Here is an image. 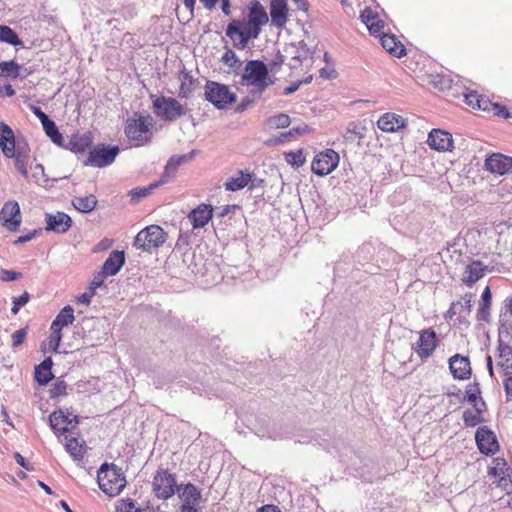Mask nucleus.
<instances>
[{
    "label": "nucleus",
    "instance_id": "1",
    "mask_svg": "<svg viewBox=\"0 0 512 512\" xmlns=\"http://www.w3.org/2000/svg\"><path fill=\"white\" fill-rule=\"evenodd\" d=\"M268 22V15L259 2H254L246 17L233 19L226 28V35L237 49H245L251 39H256L261 27Z\"/></svg>",
    "mask_w": 512,
    "mask_h": 512
},
{
    "label": "nucleus",
    "instance_id": "2",
    "mask_svg": "<svg viewBox=\"0 0 512 512\" xmlns=\"http://www.w3.org/2000/svg\"><path fill=\"white\" fill-rule=\"evenodd\" d=\"M240 83L243 86L252 87V94L260 97L272 84L266 64L260 60L248 61L243 69Z\"/></svg>",
    "mask_w": 512,
    "mask_h": 512
},
{
    "label": "nucleus",
    "instance_id": "3",
    "mask_svg": "<svg viewBox=\"0 0 512 512\" xmlns=\"http://www.w3.org/2000/svg\"><path fill=\"white\" fill-rule=\"evenodd\" d=\"M153 126L154 120L149 114L135 113L134 117L127 119L124 132L135 146H143L151 141Z\"/></svg>",
    "mask_w": 512,
    "mask_h": 512
},
{
    "label": "nucleus",
    "instance_id": "4",
    "mask_svg": "<svg viewBox=\"0 0 512 512\" xmlns=\"http://www.w3.org/2000/svg\"><path fill=\"white\" fill-rule=\"evenodd\" d=\"M99 488L108 496H117L126 486V478L115 464H102L97 472Z\"/></svg>",
    "mask_w": 512,
    "mask_h": 512
},
{
    "label": "nucleus",
    "instance_id": "5",
    "mask_svg": "<svg viewBox=\"0 0 512 512\" xmlns=\"http://www.w3.org/2000/svg\"><path fill=\"white\" fill-rule=\"evenodd\" d=\"M167 238L166 232L159 225H150L142 229L134 239L136 249L151 252L162 246Z\"/></svg>",
    "mask_w": 512,
    "mask_h": 512
},
{
    "label": "nucleus",
    "instance_id": "6",
    "mask_svg": "<svg viewBox=\"0 0 512 512\" xmlns=\"http://www.w3.org/2000/svg\"><path fill=\"white\" fill-rule=\"evenodd\" d=\"M155 114L164 121L173 122L186 114L185 107L175 98L160 96L153 101Z\"/></svg>",
    "mask_w": 512,
    "mask_h": 512
},
{
    "label": "nucleus",
    "instance_id": "7",
    "mask_svg": "<svg viewBox=\"0 0 512 512\" xmlns=\"http://www.w3.org/2000/svg\"><path fill=\"white\" fill-rule=\"evenodd\" d=\"M205 99L217 109H225L236 101V95L226 85L208 81L205 85Z\"/></svg>",
    "mask_w": 512,
    "mask_h": 512
},
{
    "label": "nucleus",
    "instance_id": "8",
    "mask_svg": "<svg viewBox=\"0 0 512 512\" xmlns=\"http://www.w3.org/2000/svg\"><path fill=\"white\" fill-rule=\"evenodd\" d=\"M153 491L159 499H169L175 493V488L179 491L176 485L175 476L168 472V470L160 469L156 472L153 478Z\"/></svg>",
    "mask_w": 512,
    "mask_h": 512
},
{
    "label": "nucleus",
    "instance_id": "9",
    "mask_svg": "<svg viewBox=\"0 0 512 512\" xmlns=\"http://www.w3.org/2000/svg\"><path fill=\"white\" fill-rule=\"evenodd\" d=\"M119 151L118 146L98 145L89 152L85 164L98 168L106 167L114 162Z\"/></svg>",
    "mask_w": 512,
    "mask_h": 512
},
{
    "label": "nucleus",
    "instance_id": "10",
    "mask_svg": "<svg viewBox=\"0 0 512 512\" xmlns=\"http://www.w3.org/2000/svg\"><path fill=\"white\" fill-rule=\"evenodd\" d=\"M339 155L332 149L317 154L311 164L312 171L319 176L330 174L339 164Z\"/></svg>",
    "mask_w": 512,
    "mask_h": 512
},
{
    "label": "nucleus",
    "instance_id": "11",
    "mask_svg": "<svg viewBox=\"0 0 512 512\" xmlns=\"http://www.w3.org/2000/svg\"><path fill=\"white\" fill-rule=\"evenodd\" d=\"M0 221L9 231L18 230L21 224V213L17 201H8L3 205L0 211Z\"/></svg>",
    "mask_w": 512,
    "mask_h": 512
},
{
    "label": "nucleus",
    "instance_id": "12",
    "mask_svg": "<svg viewBox=\"0 0 512 512\" xmlns=\"http://www.w3.org/2000/svg\"><path fill=\"white\" fill-rule=\"evenodd\" d=\"M367 126L364 121L349 122L342 134V143L348 147L354 144L360 146L367 134Z\"/></svg>",
    "mask_w": 512,
    "mask_h": 512
},
{
    "label": "nucleus",
    "instance_id": "13",
    "mask_svg": "<svg viewBox=\"0 0 512 512\" xmlns=\"http://www.w3.org/2000/svg\"><path fill=\"white\" fill-rule=\"evenodd\" d=\"M475 440L480 452L485 455H493L499 448L496 436L486 426L477 429Z\"/></svg>",
    "mask_w": 512,
    "mask_h": 512
},
{
    "label": "nucleus",
    "instance_id": "14",
    "mask_svg": "<svg viewBox=\"0 0 512 512\" xmlns=\"http://www.w3.org/2000/svg\"><path fill=\"white\" fill-rule=\"evenodd\" d=\"M485 168L498 175L512 173V157L502 153H493L485 160Z\"/></svg>",
    "mask_w": 512,
    "mask_h": 512
},
{
    "label": "nucleus",
    "instance_id": "15",
    "mask_svg": "<svg viewBox=\"0 0 512 512\" xmlns=\"http://www.w3.org/2000/svg\"><path fill=\"white\" fill-rule=\"evenodd\" d=\"M437 346V335L433 329H426L420 333L415 351L421 359H427L432 355Z\"/></svg>",
    "mask_w": 512,
    "mask_h": 512
},
{
    "label": "nucleus",
    "instance_id": "16",
    "mask_svg": "<svg viewBox=\"0 0 512 512\" xmlns=\"http://www.w3.org/2000/svg\"><path fill=\"white\" fill-rule=\"evenodd\" d=\"M72 414H65L62 410L54 411L49 416L50 427L58 433H66L72 430L78 424V417L76 415L71 418Z\"/></svg>",
    "mask_w": 512,
    "mask_h": 512
},
{
    "label": "nucleus",
    "instance_id": "17",
    "mask_svg": "<svg viewBox=\"0 0 512 512\" xmlns=\"http://www.w3.org/2000/svg\"><path fill=\"white\" fill-rule=\"evenodd\" d=\"M449 369L455 379H469L472 373L470 360L466 356L455 354L449 359Z\"/></svg>",
    "mask_w": 512,
    "mask_h": 512
},
{
    "label": "nucleus",
    "instance_id": "18",
    "mask_svg": "<svg viewBox=\"0 0 512 512\" xmlns=\"http://www.w3.org/2000/svg\"><path fill=\"white\" fill-rule=\"evenodd\" d=\"M428 145L438 151H450L453 147L452 135L440 129H433L427 139Z\"/></svg>",
    "mask_w": 512,
    "mask_h": 512
},
{
    "label": "nucleus",
    "instance_id": "19",
    "mask_svg": "<svg viewBox=\"0 0 512 512\" xmlns=\"http://www.w3.org/2000/svg\"><path fill=\"white\" fill-rule=\"evenodd\" d=\"M17 144L13 130L4 122H0V149L7 158L15 154Z\"/></svg>",
    "mask_w": 512,
    "mask_h": 512
},
{
    "label": "nucleus",
    "instance_id": "20",
    "mask_svg": "<svg viewBox=\"0 0 512 512\" xmlns=\"http://www.w3.org/2000/svg\"><path fill=\"white\" fill-rule=\"evenodd\" d=\"M72 224V219L64 212H57L56 214H46V230L54 231L57 233H65L69 230Z\"/></svg>",
    "mask_w": 512,
    "mask_h": 512
},
{
    "label": "nucleus",
    "instance_id": "21",
    "mask_svg": "<svg viewBox=\"0 0 512 512\" xmlns=\"http://www.w3.org/2000/svg\"><path fill=\"white\" fill-rule=\"evenodd\" d=\"M496 366L504 375L512 374V347L503 340H498Z\"/></svg>",
    "mask_w": 512,
    "mask_h": 512
},
{
    "label": "nucleus",
    "instance_id": "22",
    "mask_svg": "<svg viewBox=\"0 0 512 512\" xmlns=\"http://www.w3.org/2000/svg\"><path fill=\"white\" fill-rule=\"evenodd\" d=\"M270 16L272 25L283 28L288 19V6L286 0H271Z\"/></svg>",
    "mask_w": 512,
    "mask_h": 512
},
{
    "label": "nucleus",
    "instance_id": "23",
    "mask_svg": "<svg viewBox=\"0 0 512 512\" xmlns=\"http://www.w3.org/2000/svg\"><path fill=\"white\" fill-rule=\"evenodd\" d=\"M212 216V206L208 204H201L188 214V220L192 224L193 228L197 229L204 227Z\"/></svg>",
    "mask_w": 512,
    "mask_h": 512
},
{
    "label": "nucleus",
    "instance_id": "24",
    "mask_svg": "<svg viewBox=\"0 0 512 512\" xmlns=\"http://www.w3.org/2000/svg\"><path fill=\"white\" fill-rule=\"evenodd\" d=\"M361 20L368 28L371 35L376 37L384 33V22L379 18V15L370 8H366L361 13Z\"/></svg>",
    "mask_w": 512,
    "mask_h": 512
},
{
    "label": "nucleus",
    "instance_id": "25",
    "mask_svg": "<svg viewBox=\"0 0 512 512\" xmlns=\"http://www.w3.org/2000/svg\"><path fill=\"white\" fill-rule=\"evenodd\" d=\"M377 126L384 132H395L405 126V119L395 113H385L377 121Z\"/></svg>",
    "mask_w": 512,
    "mask_h": 512
},
{
    "label": "nucleus",
    "instance_id": "26",
    "mask_svg": "<svg viewBox=\"0 0 512 512\" xmlns=\"http://www.w3.org/2000/svg\"><path fill=\"white\" fill-rule=\"evenodd\" d=\"M125 263V255L123 251H113L105 260L102 266V272L106 276L116 275Z\"/></svg>",
    "mask_w": 512,
    "mask_h": 512
},
{
    "label": "nucleus",
    "instance_id": "27",
    "mask_svg": "<svg viewBox=\"0 0 512 512\" xmlns=\"http://www.w3.org/2000/svg\"><path fill=\"white\" fill-rule=\"evenodd\" d=\"M30 149L26 143H21L18 141L17 149H15V154L11 157L15 160V167L19 171V173L24 177L28 178V170L27 164L30 158L29 155Z\"/></svg>",
    "mask_w": 512,
    "mask_h": 512
},
{
    "label": "nucleus",
    "instance_id": "28",
    "mask_svg": "<svg viewBox=\"0 0 512 512\" xmlns=\"http://www.w3.org/2000/svg\"><path fill=\"white\" fill-rule=\"evenodd\" d=\"M487 266L480 261H472L471 264L465 268L462 281L467 286H472L479 279L484 276Z\"/></svg>",
    "mask_w": 512,
    "mask_h": 512
},
{
    "label": "nucleus",
    "instance_id": "29",
    "mask_svg": "<svg viewBox=\"0 0 512 512\" xmlns=\"http://www.w3.org/2000/svg\"><path fill=\"white\" fill-rule=\"evenodd\" d=\"M379 37L382 47L391 55L400 58L406 54L404 45L393 34L384 32Z\"/></svg>",
    "mask_w": 512,
    "mask_h": 512
},
{
    "label": "nucleus",
    "instance_id": "30",
    "mask_svg": "<svg viewBox=\"0 0 512 512\" xmlns=\"http://www.w3.org/2000/svg\"><path fill=\"white\" fill-rule=\"evenodd\" d=\"M74 310L70 305H67L61 309L58 315L55 317L51 324V331H59L68 325H71L74 321Z\"/></svg>",
    "mask_w": 512,
    "mask_h": 512
},
{
    "label": "nucleus",
    "instance_id": "31",
    "mask_svg": "<svg viewBox=\"0 0 512 512\" xmlns=\"http://www.w3.org/2000/svg\"><path fill=\"white\" fill-rule=\"evenodd\" d=\"M52 365V359L47 357L35 367V379L39 384L46 385L53 378Z\"/></svg>",
    "mask_w": 512,
    "mask_h": 512
},
{
    "label": "nucleus",
    "instance_id": "32",
    "mask_svg": "<svg viewBox=\"0 0 512 512\" xmlns=\"http://www.w3.org/2000/svg\"><path fill=\"white\" fill-rule=\"evenodd\" d=\"M65 449L74 460H82L86 452V444L83 440L71 437L67 438Z\"/></svg>",
    "mask_w": 512,
    "mask_h": 512
},
{
    "label": "nucleus",
    "instance_id": "33",
    "mask_svg": "<svg viewBox=\"0 0 512 512\" xmlns=\"http://www.w3.org/2000/svg\"><path fill=\"white\" fill-rule=\"evenodd\" d=\"M252 179V174L244 171H239L238 176L232 177L225 183L227 191H237L249 185Z\"/></svg>",
    "mask_w": 512,
    "mask_h": 512
},
{
    "label": "nucleus",
    "instance_id": "34",
    "mask_svg": "<svg viewBox=\"0 0 512 512\" xmlns=\"http://www.w3.org/2000/svg\"><path fill=\"white\" fill-rule=\"evenodd\" d=\"M184 161H185V156H173V157H171L168 160V162H167V164L165 166V169H164V173H163V175L161 176V178H160V180L158 182H161V185L167 183L168 180L170 178H172L176 174L179 166Z\"/></svg>",
    "mask_w": 512,
    "mask_h": 512
},
{
    "label": "nucleus",
    "instance_id": "35",
    "mask_svg": "<svg viewBox=\"0 0 512 512\" xmlns=\"http://www.w3.org/2000/svg\"><path fill=\"white\" fill-rule=\"evenodd\" d=\"M73 206L82 213H89L95 209L97 199L94 195L89 194L85 196L75 197L72 200Z\"/></svg>",
    "mask_w": 512,
    "mask_h": 512
},
{
    "label": "nucleus",
    "instance_id": "36",
    "mask_svg": "<svg viewBox=\"0 0 512 512\" xmlns=\"http://www.w3.org/2000/svg\"><path fill=\"white\" fill-rule=\"evenodd\" d=\"M91 142L92 138L89 133L82 135L77 134L70 139L67 147L76 153L84 152L91 145Z\"/></svg>",
    "mask_w": 512,
    "mask_h": 512
},
{
    "label": "nucleus",
    "instance_id": "37",
    "mask_svg": "<svg viewBox=\"0 0 512 512\" xmlns=\"http://www.w3.org/2000/svg\"><path fill=\"white\" fill-rule=\"evenodd\" d=\"M180 498L183 504H196L201 500V491L194 484L188 483L184 486Z\"/></svg>",
    "mask_w": 512,
    "mask_h": 512
},
{
    "label": "nucleus",
    "instance_id": "38",
    "mask_svg": "<svg viewBox=\"0 0 512 512\" xmlns=\"http://www.w3.org/2000/svg\"><path fill=\"white\" fill-rule=\"evenodd\" d=\"M490 305H491V291L487 286L481 296V302L478 308V319L487 321L490 315Z\"/></svg>",
    "mask_w": 512,
    "mask_h": 512
},
{
    "label": "nucleus",
    "instance_id": "39",
    "mask_svg": "<svg viewBox=\"0 0 512 512\" xmlns=\"http://www.w3.org/2000/svg\"><path fill=\"white\" fill-rule=\"evenodd\" d=\"M43 129L46 133V135L51 139V141L56 144L59 147L64 146V138L62 134L59 132L58 127L56 126L55 122L51 119L44 123Z\"/></svg>",
    "mask_w": 512,
    "mask_h": 512
},
{
    "label": "nucleus",
    "instance_id": "40",
    "mask_svg": "<svg viewBox=\"0 0 512 512\" xmlns=\"http://www.w3.org/2000/svg\"><path fill=\"white\" fill-rule=\"evenodd\" d=\"M466 399L474 407H485V402L481 398V390L478 383L469 384L466 389Z\"/></svg>",
    "mask_w": 512,
    "mask_h": 512
},
{
    "label": "nucleus",
    "instance_id": "41",
    "mask_svg": "<svg viewBox=\"0 0 512 512\" xmlns=\"http://www.w3.org/2000/svg\"><path fill=\"white\" fill-rule=\"evenodd\" d=\"M0 41L13 46H19L23 44L16 32L6 25H0Z\"/></svg>",
    "mask_w": 512,
    "mask_h": 512
},
{
    "label": "nucleus",
    "instance_id": "42",
    "mask_svg": "<svg viewBox=\"0 0 512 512\" xmlns=\"http://www.w3.org/2000/svg\"><path fill=\"white\" fill-rule=\"evenodd\" d=\"M291 119L289 115L285 113H279L269 117L266 120V125L271 129L286 128L290 125Z\"/></svg>",
    "mask_w": 512,
    "mask_h": 512
},
{
    "label": "nucleus",
    "instance_id": "43",
    "mask_svg": "<svg viewBox=\"0 0 512 512\" xmlns=\"http://www.w3.org/2000/svg\"><path fill=\"white\" fill-rule=\"evenodd\" d=\"M0 70L12 79L20 77V65L14 60L0 62Z\"/></svg>",
    "mask_w": 512,
    "mask_h": 512
},
{
    "label": "nucleus",
    "instance_id": "44",
    "mask_svg": "<svg viewBox=\"0 0 512 512\" xmlns=\"http://www.w3.org/2000/svg\"><path fill=\"white\" fill-rule=\"evenodd\" d=\"M483 412L482 407H475V411L465 410L463 412L464 424L468 427H475L481 422L480 414Z\"/></svg>",
    "mask_w": 512,
    "mask_h": 512
},
{
    "label": "nucleus",
    "instance_id": "45",
    "mask_svg": "<svg viewBox=\"0 0 512 512\" xmlns=\"http://www.w3.org/2000/svg\"><path fill=\"white\" fill-rule=\"evenodd\" d=\"M221 61L231 68L233 71H237L241 68L242 62L239 57L231 49H227L223 54Z\"/></svg>",
    "mask_w": 512,
    "mask_h": 512
},
{
    "label": "nucleus",
    "instance_id": "46",
    "mask_svg": "<svg viewBox=\"0 0 512 512\" xmlns=\"http://www.w3.org/2000/svg\"><path fill=\"white\" fill-rule=\"evenodd\" d=\"M192 76L189 73H184L179 87L178 96L180 98H188L192 91Z\"/></svg>",
    "mask_w": 512,
    "mask_h": 512
},
{
    "label": "nucleus",
    "instance_id": "47",
    "mask_svg": "<svg viewBox=\"0 0 512 512\" xmlns=\"http://www.w3.org/2000/svg\"><path fill=\"white\" fill-rule=\"evenodd\" d=\"M287 163L294 167H300L305 163V156L301 150L290 151L285 155Z\"/></svg>",
    "mask_w": 512,
    "mask_h": 512
},
{
    "label": "nucleus",
    "instance_id": "48",
    "mask_svg": "<svg viewBox=\"0 0 512 512\" xmlns=\"http://www.w3.org/2000/svg\"><path fill=\"white\" fill-rule=\"evenodd\" d=\"M160 185H161V182L156 181L154 183H151L147 187H138V188L132 189L130 191V195L132 198H137V199L143 198V197H146L147 195H149L152 190L159 187Z\"/></svg>",
    "mask_w": 512,
    "mask_h": 512
},
{
    "label": "nucleus",
    "instance_id": "49",
    "mask_svg": "<svg viewBox=\"0 0 512 512\" xmlns=\"http://www.w3.org/2000/svg\"><path fill=\"white\" fill-rule=\"evenodd\" d=\"M116 512H142V509L137 508L132 499H122L116 506Z\"/></svg>",
    "mask_w": 512,
    "mask_h": 512
},
{
    "label": "nucleus",
    "instance_id": "50",
    "mask_svg": "<svg viewBox=\"0 0 512 512\" xmlns=\"http://www.w3.org/2000/svg\"><path fill=\"white\" fill-rule=\"evenodd\" d=\"M29 299L30 295L26 291L19 297H13V307L11 308V312L14 315H16L19 312L20 308L28 303Z\"/></svg>",
    "mask_w": 512,
    "mask_h": 512
},
{
    "label": "nucleus",
    "instance_id": "51",
    "mask_svg": "<svg viewBox=\"0 0 512 512\" xmlns=\"http://www.w3.org/2000/svg\"><path fill=\"white\" fill-rule=\"evenodd\" d=\"M67 385L64 381H57L50 389V397L52 399L66 395Z\"/></svg>",
    "mask_w": 512,
    "mask_h": 512
},
{
    "label": "nucleus",
    "instance_id": "52",
    "mask_svg": "<svg viewBox=\"0 0 512 512\" xmlns=\"http://www.w3.org/2000/svg\"><path fill=\"white\" fill-rule=\"evenodd\" d=\"M62 340V333L59 332V331H51V335L49 337V348L54 351V352H57V349L60 345V342Z\"/></svg>",
    "mask_w": 512,
    "mask_h": 512
},
{
    "label": "nucleus",
    "instance_id": "53",
    "mask_svg": "<svg viewBox=\"0 0 512 512\" xmlns=\"http://www.w3.org/2000/svg\"><path fill=\"white\" fill-rule=\"evenodd\" d=\"M21 276L22 275L19 272L7 270V269L0 270V279L4 282L15 281V280L21 278Z\"/></svg>",
    "mask_w": 512,
    "mask_h": 512
},
{
    "label": "nucleus",
    "instance_id": "54",
    "mask_svg": "<svg viewBox=\"0 0 512 512\" xmlns=\"http://www.w3.org/2000/svg\"><path fill=\"white\" fill-rule=\"evenodd\" d=\"M309 131H310V128L304 124L301 126L293 127L289 131L282 133L281 136L284 138L293 137L295 135H303L305 133H308Z\"/></svg>",
    "mask_w": 512,
    "mask_h": 512
},
{
    "label": "nucleus",
    "instance_id": "55",
    "mask_svg": "<svg viewBox=\"0 0 512 512\" xmlns=\"http://www.w3.org/2000/svg\"><path fill=\"white\" fill-rule=\"evenodd\" d=\"M26 330L25 329H19V330H16L12 335H11V338H12V346L13 347H18L20 346L25 337H26Z\"/></svg>",
    "mask_w": 512,
    "mask_h": 512
},
{
    "label": "nucleus",
    "instance_id": "56",
    "mask_svg": "<svg viewBox=\"0 0 512 512\" xmlns=\"http://www.w3.org/2000/svg\"><path fill=\"white\" fill-rule=\"evenodd\" d=\"M105 277L107 276L103 274L102 271H100L98 274L94 276L93 280L90 282L89 289L95 293L96 289L103 285Z\"/></svg>",
    "mask_w": 512,
    "mask_h": 512
},
{
    "label": "nucleus",
    "instance_id": "57",
    "mask_svg": "<svg viewBox=\"0 0 512 512\" xmlns=\"http://www.w3.org/2000/svg\"><path fill=\"white\" fill-rule=\"evenodd\" d=\"M481 95H478L477 92H470L465 94V102L467 105L476 109L477 104L479 103Z\"/></svg>",
    "mask_w": 512,
    "mask_h": 512
},
{
    "label": "nucleus",
    "instance_id": "58",
    "mask_svg": "<svg viewBox=\"0 0 512 512\" xmlns=\"http://www.w3.org/2000/svg\"><path fill=\"white\" fill-rule=\"evenodd\" d=\"M31 111L40 120L41 124L48 122L50 118L37 106L31 105Z\"/></svg>",
    "mask_w": 512,
    "mask_h": 512
},
{
    "label": "nucleus",
    "instance_id": "59",
    "mask_svg": "<svg viewBox=\"0 0 512 512\" xmlns=\"http://www.w3.org/2000/svg\"><path fill=\"white\" fill-rule=\"evenodd\" d=\"M94 295H95V293L93 291H91L90 289H88V291H86V292L82 293L81 295H79L77 300L81 304L89 305L91 303V300H92Z\"/></svg>",
    "mask_w": 512,
    "mask_h": 512
},
{
    "label": "nucleus",
    "instance_id": "60",
    "mask_svg": "<svg viewBox=\"0 0 512 512\" xmlns=\"http://www.w3.org/2000/svg\"><path fill=\"white\" fill-rule=\"evenodd\" d=\"M492 111H493V114L496 116H502L504 118L509 117L508 110L500 104L494 103L492 105Z\"/></svg>",
    "mask_w": 512,
    "mask_h": 512
},
{
    "label": "nucleus",
    "instance_id": "61",
    "mask_svg": "<svg viewBox=\"0 0 512 512\" xmlns=\"http://www.w3.org/2000/svg\"><path fill=\"white\" fill-rule=\"evenodd\" d=\"M494 103L490 102L488 99H486L485 97L481 96L480 97V100H479V103L477 104L476 106V109H479V110H483V111H492V105Z\"/></svg>",
    "mask_w": 512,
    "mask_h": 512
},
{
    "label": "nucleus",
    "instance_id": "62",
    "mask_svg": "<svg viewBox=\"0 0 512 512\" xmlns=\"http://www.w3.org/2000/svg\"><path fill=\"white\" fill-rule=\"evenodd\" d=\"M0 95L3 97H12L15 95V90L13 89L12 85L5 84L0 86Z\"/></svg>",
    "mask_w": 512,
    "mask_h": 512
},
{
    "label": "nucleus",
    "instance_id": "63",
    "mask_svg": "<svg viewBox=\"0 0 512 512\" xmlns=\"http://www.w3.org/2000/svg\"><path fill=\"white\" fill-rule=\"evenodd\" d=\"M505 376L506 378L503 382L505 393L508 397H512V374Z\"/></svg>",
    "mask_w": 512,
    "mask_h": 512
},
{
    "label": "nucleus",
    "instance_id": "64",
    "mask_svg": "<svg viewBox=\"0 0 512 512\" xmlns=\"http://www.w3.org/2000/svg\"><path fill=\"white\" fill-rule=\"evenodd\" d=\"M44 167L42 164H36L33 169L32 177L38 182L40 177H44Z\"/></svg>",
    "mask_w": 512,
    "mask_h": 512
}]
</instances>
